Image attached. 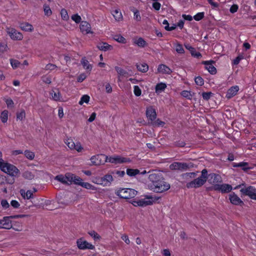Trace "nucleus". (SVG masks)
<instances>
[{
  "mask_svg": "<svg viewBox=\"0 0 256 256\" xmlns=\"http://www.w3.org/2000/svg\"><path fill=\"white\" fill-rule=\"evenodd\" d=\"M80 186L88 190H96V188L94 186L86 182H82Z\"/></svg>",
  "mask_w": 256,
  "mask_h": 256,
  "instance_id": "obj_40",
  "label": "nucleus"
},
{
  "mask_svg": "<svg viewBox=\"0 0 256 256\" xmlns=\"http://www.w3.org/2000/svg\"><path fill=\"white\" fill-rule=\"evenodd\" d=\"M134 94L136 96H140L142 91L138 86H134Z\"/></svg>",
  "mask_w": 256,
  "mask_h": 256,
  "instance_id": "obj_56",
  "label": "nucleus"
},
{
  "mask_svg": "<svg viewBox=\"0 0 256 256\" xmlns=\"http://www.w3.org/2000/svg\"><path fill=\"white\" fill-rule=\"evenodd\" d=\"M88 234L94 238V240H100V235L96 232L95 231H91L88 232Z\"/></svg>",
  "mask_w": 256,
  "mask_h": 256,
  "instance_id": "obj_48",
  "label": "nucleus"
},
{
  "mask_svg": "<svg viewBox=\"0 0 256 256\" xmlns=\"http://www.w3.org/2000/svg\"><path fill=\"white\" fill-rule=\"evenodd\" d=\"M56 68L57 66H56V65L52 64H48L46 65L45 68L46 70H52Z\"/></svg>",
  "mask_w": 256,
  "mask_h": 256,
  "instance_id": "obj_59",
  "label": "nucleus"
},
{
  "mask_svg": "<svg viewBox=\"0 0 256 256\" xmlns=\"http://www.w3.org/2000/svg\"><path fill=\"white\" fill-rule=\"evenodd\" d=\"M176 52L179 54H183L184 52V49L183 48L182 46L180 44H178L176 46Z\"/></svg>",
  "mask_w": 256,
  "mask_h": 256,
  "instance_id": "obj_58",
  "label": "nucleus"
},
{
  "mask_svg": "<svg viewBox=\"0 0 256 256\" xmlns=\"http://www.w3.org/2000/svg\"><path fill=\"white\" fill-rule=\"evenodd\" d=\"M229 200L230 202L234 205H242L244 204L243 201L234 192L230 194Z\"/></svg>",
  "mask_w": 256,
  "mask_h": 256,
  "instance_id": "obj_19",
  "label": "nucleus"
},
{
  "mask_svg": "<svg viewBox=\"0 0 256 256\" xmlns=\"http://www.w3.org/2000/svg\"><path fill=\"white\" fill-rule=\"evenodd\" d=\"M64 142L70 150H74L75 143L72 139L68 138L65 140Z\"/></svg>",
  "mask_w": 256,
  "mask_h": 256,
  "instance_id": "obj_39",
  "label": "nucleus"
},
{
  "mask_svg": "<svg viewBox=\"0 0 256 256\" xmlns=\"http://www.w3.org/2000/svg\"><path fill=\"white\" fill-rule=\"evenodd\" d=\"M23 176L26 179L32 180L34 178V175L32 173L29 171H26L23 174Z\"/></svg>",
  "mask_w": 256,
  "mask_h": 256,
  "instance_id": "obj_46",
  "label": "nucleus"
},
{
  "mask_svg": "<svg viewBox=\"0 0 256 256\" xmlns=\"http://www.w3.org/2000/svg\"><path fill=\"white\" fill-rule=\"evenodd\" d=\"M72 180H70V184L72 182H74V184L80 186L82 182V180L79 176H76L74 174H72Z\"/></svg>",
  "mask_w": 256,
  "mask_h": 256,
  "instance_id": "obj_32",
  "label": "nucleus"
},
{
  "mask_svg": "<svg viewBox=\"0 0 256 256\" xmlns=\"http://www.w3.org/2000/svg\"><path fill=\"white\" fill-rule=\"evenodd\" d=\"M72 19L76 24H78L81 22L82 18L78 14H74L72 16Z\"/></svg>",
  "mask_w": 256,
  "mask_h": 256,
  "instance_id": "obj_52",
  "label": "nucleus"
},
{
  "mask_svg": "<svg viewBox=\"0 0 256 256\" xmlns=\"http://www.w3.org/2000/svg\"><path fill=\"white\" fill-rule=\"evenodd\" d=\"M212 94V93L211 92H204L202 93V96L204 100H208L210 98Z\"/></svg>",
  "mask_w": 256,
  "mask_h": 256,
  "instance_id": "obj_53",
  "label": "nucleus"
},
{
  "mask_svg": "<svg viewBox=\"0 0 256 256\" xmlns=\"http://www.w3.org/2000/svg\"><path fill=\"white\" fill-rule=\"evenodd\" d=\"M151 188L156 192H162L170 189V184L162 178L154 184H152Z\"/></svg>",
  "mask_w": 256,
  "mask_h": 256,
  "instance_id": "obj_1",
  "label": "nucleus"
},
{
  "mask_svg": "<svg viewBox=\"0 0 256 256\" xmlns=\"http://www.w3.org/2000/svg\"><path fill=\"white\" fill-rule=\"evenodd\" d=\"M204 12H198L194 16V18L196 21H199L204 18Z\"/></svg>",
  "mask_w": 256,
  "mask_h": 256,
  "instance_id": "obj_50",
  "label": "nucleus"
},
{
  "mask_svg": "<svg viewBox=\"0 0 256 256\" xmlns=\"http://www.w3.org/2000/svg\"><path fill=\"white\" fill-rule=\"evenodd\" d=\"M81 63L84 68L88 71H90L92 69V66L90 64L88 61L85 58H82L81 60Z\"/></svg>",
  "mask_w": 256,
  "mask_h": 256,
  "instance_id": "obj_31",
  "label": "nucleus"
},
{
  "mask_svg": "<svg viewBox=\"0 0 256 256\" xmlns=\"http://www.w3.org/2000/svg\"><path fill=\"white\" fill-rule=\"evenodd\" d=\"M6 32L10 38L14 40H20L23 38L22 34L12 28H6Z\"/></svg>",
  "mask_w": 256,
  "mask_h": 256,
  "instance_id": "obj_7",
  "label": "nucleus"
},
{
  "mask_svg": "<svg viewBox=\"0 0 256 256\" xmlns=\"http://www.w3.org/2000/svg\"><path fill=\"white\" fill-rule=\"evenodd\" d=\"M60 14H61L62 18L64 20H66L68 19V12L66 10H64V9L62 10L61 12H60Z\"/></svg>",
  "mask_w": 256,
  "mask_h": 256,
  "instance_id": "obj_51",
  "label": "nucleus"
},
{
  "mask_svg": "<svg viewBox=\"0 0 256 256\" xmlns=\"http://www.w3.org/2000/svg\"><path fill=\"white\" fill-rule=\"evenodd\" d=\"M208 182L214 186L218 184V183H220L222 182V178L220 175L212 173L208 175Z\"/></svg>",
  "mask_w": 256,
  "mask_h": 256,
  "instance_id": "obj_16",
  "label": "nucleus"
},
{
  "mask_svg": "<svg viewBox=\"0 0 256 256\" xmlns=\"http://www.w3.org/2000/svg\"><path fill=\"white\" fill-rule=\"evenodd\" d=\"M105 162H108L114 164H122L130 162L129 158L123 157L118 155L112 156H106Z\"/></svg>",
  "mask_w": 256,
  "mask_h": 256,
  "instance_id": "obj_2",
  "label": "nucleus"
},
{
  "mask_svg": "<svg viewBox=\"0 0 256 256\" xmlns=\"http://www.w3.org/2000/svg\"><path fill=\"white\" fill-rule=\"evenodd\" d=\"M82 149L83 148L82 147L80 142H78L75 144L74 150H76L78 152H80Z\"/></svg>",
  "mask_w": 256,
  "mask_h": 256,
  "instance_id": "obj_60",
  "label": "nucleus"
},
{
  "mask_svg": "<svg viewBox=\"0 0 256 256\" xmlns=\"http://www.w3.org/2000/svg\"><path fill=\"white\" fill-rule=\"evenodd\" d=\"M10 204L14 208H18L20 206L19 202L16 200H12L10 202Z\"/></svg>",
  "mask_w": 256,
  "mask_h": 256,
  "instance_id": "obj_61",
  "label": "nucleus"
},
{
  "mask_svg": "<svg viewBox=\"0 0 256 256\" xmlns=\"http://www.w3.org/2000/svg\"><path fill=\"white\" fill-rule=\"evenodd\" d=\"M112 14L116 20H120L122 18L121 12L118 10H115L112 12Z\"/></svg>",
  "mask_w": 256,
  "mask_h": 256,
  "instance_id": "obj_35",
  "label": "nucleus"
},
{
  "mask_svg": "<svg viewBox=\"0 0 256 256\" xmlns=\"http://www.w3.org/2000/svg\"><path fill=\"white\" fill-rule=\"evenodd\" d=\"M76 244L78 248L80 250H94V245L82 238L78 239Z\"/></svg>",
  "mask_w": 256,
  "mask_h": 256,
  "instance_id": "obj_15",
  "label": "nucleus"
},
{
  "mask_svg": "<svg viewBox=\"0 0 256 256\" xmlns=\"http://www.w3.org/2000/svg\"><path fill=\"white\" fill-rule=\"evenodd\" d=\"M201 178H202L203 180H205L206 182L208 179V172L206 169H204L202 171V174L201 176L200 177Z\"/></svg>",
  "mask_w": 256,
  "mask_h": 256,
  "instance_id": "obj_54",
  "label": "nucleus"
},
{
  "mask_svg": "<svg viewBox=\"0 0 256 256\" xmlns=\"http://www.w3.org/2000/svg\"><path fill=\"white\" fill-rule=\"evenodd\" d=\"M239 90V87L238 86H232L229 88L226 92V97L228 98H230L236 96Z\"/></svg>",
  "mask_w": 256,
  "mask_h": 256,
  "instance_id": "obj_20",
  "label": "nucleus"
},
{
  "mask_svg": "<svg viewBox=\"0 0 256 256\" xmlns=\"http://www.w3.org/2000/svg\"><path fill=\"white\" fill-rule=\"evenodd\" d=\"M162 178L156 173H152L149 175L148 178L150 181L152 182V184H154L155 183L158 182Z\"/></svg>",
  "mask_w": 256,
  "mask_h": 256,
  "instance_id": "obj_27",
  "label": "nucleus"
},
{
  "mask_svg": "<svg viewBox=\"0 0 256 256\" xmlns=\"http://www.w3.org/2000/svg\"><path fill=\"white\" fill-rule=\"evenodd\" d=\"M24 215H16L10 216H4L2 219L0 220V229L10 230L12 228V223L11 218H24Z\"/></svg>",
  "mask_w": 256,
  "mask_h": 256,
  "instance_id": "obj_5",
  "label": "nucleus"
},
{
  "mask_svg": "<svg viewBox=\"0 0 256 256\" xmlns=\"http://www.w3.org/2000/svg\"><path fill=\"white\" fill-rule=\"evenodd\" d=\"M72 174L66 173L64 176L62 174L58 175L55 177V180L64 184H70V180H72Z\"/></svg>",
  "mask_w": 256,
  "mask_h": 256,
  "instance_id": "obj_11",
  "label": "nucleus"
},
{
  "mask_svg": "<svg viewBox=\"0 0 256 256\" xmlns=\"http://www.w3.org/2000/svg\"><path fill=\"white\" fill-rule=\"evenodd\" d=\"M195 82L198 86H202L204 84V80L200 76H197L195 78Z\"/></svg>",
  "mask_w": 256,
  "mask_h": 256,
  "instance_id": "obj_55",
  "label": "nucleus"
},
{
  "mask_svg": "<svg viewBox=\"0 0 256 256\" xmlns=\"http://www.w3.org/2000/svg\"><path fill=\"white\" fill-rule=\"evenodd\" d=\"M205 182V180H203L202 178L199 177L189 182H188L186 184V187L188 188H198L204 184Z\"/></svg>",
  "mask_w": 256,
  "mask_h": 256,
  "instance_id": "obj_14",
  "label": "nucleus"
},
{
  "mask_svg": "<svg viewBox=\"0 0 256 256\" xmlns=\"http://www.w3.org/2000/svg\"><path fill=\"white\" fill-rule=\"evenodd\" d=\"M80 28L81 32L84 34H93V32L91 30L90 24L86 21L81 22Z\"/></svg>",
  "mask_w": 256,
  "mask_h": 256,
  "instance_id": "obj_17",
  "label": "nucleus"
},
{
  "mask_svg": "<svg viewBox=\"0 0 256 256\" xmlns=\"http://www.w3.org/2000/svg\"><path fill=\"white\" fill-rule=\"evenodd\" d=\"M97 48L100 50L106 52L112 49V46L106 42H101L97 45Z\"/></svg>",
  "mask_w": 256,
  "mask_h": 256,
  "instance_id": "obj_25",
  "label": "nucleus"
},
{
  "mask_svg": "<svg viewBox=\"0 0 256 256\" xmlns=\"http://www.w3.org/2000/svg\"><path fill=\"white\" fill-rule=\"evenodd\" d=\"M115 70L120 76H126L128 74L126 70L118 66H116Z\"/></svg>",
  "mask_w": 256,
  "mask_h": 256,
  "instance_id": "obj_42",
  "label": "nucleus"
},
{
  "mask_svg": "<svg viewBox=\"0 0 256 256\" xmlns=\"http://www.w3.org/2000/svg\"><path fill=\"white\" fill-rule=\"evenodd\" d=\"M10 62L11 66L13 68H17L19 66L20 64V62L18 60H16L10 59Z\"/></svg>",
  "mask_w": 256,
  "mask_h": 256,
  "instance_id": "obj_49",
  "label": "nucleus"
},
{
  "mask_svg": "<svg viewBox=\"0 0 256 256\" xmlns=\"http://www.w3.org/2000/svg\"><path fill=\"white\" fill-rule=\"evenodd\" d=\"M180 94L183 97L190 100L193 96L194 93L190 91L183 90L181 92Z\"/></svg>",
  "mask_w": 256,
  "mask_h": 256,
  "instance_id": "obj_38",
  "label": "nucleus"
},
{
  "mask_svg": "<svg viewBox=\"0 0 256 256\" xmlns=\"http://www.w3.org/2000/svg\"><path fill=\"white\" fill-rule=\"evenodd\" d=\"M104 154H98L92 156L90 158V162H92L91 165L92 166H100V164H104L106 162L104 160H102V158H106Z\"/></svg>",
  "mask_w": 256,
  "mask_h": 256,
  "instance_id": "obj_12",
  "label": "nucleus"
},
{
  "mask_svg": "<svg viewBox=\"0 0 256 256\" xmlns=\"http://www.w3.org/2000/svg\"><path fill=\"white\" fill-rule=\"evenodd\" d=\"M26 118V112L23 109L16 112V120H22Z\"/></svg>",
  "mask_w": 256,
  "mask_h": 256,
  "instance_id": "obj_37",
  "label": "nucleus"
},
{
  "mask_svg": "<svg viewBox=\"0 0 256 256\" xmlns=\"http://www.w3.org/2000/svg\"><path fill=\"white\" fill-rule=\"evenodd\" d=\"M213 189L214 190L220 192L222 193H228L232 189L231 185L229 184H219L213 186Z\"/></svg>",
  "mask_w": 256,
  "mask_h": 256,
  "instance_id": "obj_9",
  "label": "nucleus"
},
{
  "mask_svg": "<svg viewBox=\"0 0 256 256\" xmlns=\"http://www.w3.org/2000/svg\"><path fill=\"white\" fill-rule=\"evenodd\" d=\"M240 192L242 194L248 196L250 198L256 200V188L254 186H249L242 188Z\"/></svg>",
  "mask_w": 256,
  "mask_h": 256,
  "instance_id": "obj_8",
  "label": "nucleus"
},
{
  "mask_svg": "<svg viewBox=\"0 0 256 256\" xmlns=\"http://www.w3.org/2000/svg\"><path fill=\"white\" fill-rule=\"evenodd\" d=\"M158 72L160 73L168 74H170L172 72V70L170 68L163 64L158 66Z\"/></svg>",
  "mask_w": 256,
  "mask_h": 256,
  "instance_id": "obj_21",
  "label": "nucleus"
},
{
  "mask_svg": "<svg viewBox=\"0 0 256 256\" xmlns=\"http://www.w3.org/2000/svg\"><path fill=\"white\" fill-rule=\"evenodd\" d=\"M152 7L155 10H158L161 7V4L157 2H154L152 4Z\"/></svg>",
  "mask_w": 256,
  "mask_h": 256,
  "instance_id": "obj_64",
  "label": "nucleus"
},
{
  "mask_svg": "<svg viewBox=\"0 0 256 256\" xmlns=\"http://www.w3.org/2000/svg\"><path fill=\"white\" fill-rule=\"evenodd\" d=\"M114 39L118 42L122 43V44H126V38L123 37L122 36L120 35H117L114 38Z\"/></svg>",
  "mask_w": 256,
  "mask_h": 256,
  "instance_id": "obj_43",
  "label": "nucleus"
},
{
  "mask_svg": "<svg viewBox=\"0 0 256 256\" xmlns=\"http://www.w3.org/2000/svg\"><path fill=\"white\" fill-rule=\"evenodd\" d=\"M134 43L138 46L142 48H144L146 45V42L142 38L136 39L134 40Z\"/></svg>",
  "mask_w": 256,
  "mask_h": 256,
  "instance_id": "obj_33",
  "label": "nucleus"
},
{
  "mask_svg": "<svg viewBox=\"0 0 256 256\" xmlns=\"http://www.w3.org/2000/svg\"><path fill=\"white\" fill-rule=\"evenodd\" d=\"M44 10L45 15L47 16H50L52 14V11L48 5H44Z\"/></svg>",
  "mask_w": 256,
  "mask_h": 256,
  "instance_id": "obj_45",
  "label": "nucleus"
},
{
  "mask_svg": "<svg viewBox=\"0 0 256 256\" xmlns=\"http://www.w3.org/2000/svg\"><path fill=\"white\" fill-rule=\"evenodd\" d=\"M232 165L234 167L241 168L244 171H246L250 169V168L248 167V163L246 162H242L239 163H233Z\"/></svg>",
  "mask_w": 256,
  "mask_h": 256,
  "instance_id": "obj_28",
  "label": "nucleus"
},
{
  "mask_svg": "<svg viewBox=\"0 0 256 256\" xmlns=\"http://www.w3.org/2000/svg\"><path fill=\"white\" fill-rule=\"evenodd\" d=\"M244 58L242 56L240 55L237 56L235 59L233 60V64L234 65H236L239 64L240 60Z\"/></svg>",
  "mask_w": 256,
  "mask_h": 256,
  "instance_id": "obj_63",
  "label": "nucleus"
},
{
  "mask_svg": "<svg viewBox=\"0 0 256 256\" xmlns=\"http://www.w3.org/2000/svg\"><path fill=\"white\" fill-rule=\"evenodd\" d=\"M202 63L205 65V68L211 74H216V70L211 62L208 61H204Z\"/></svg>",
  "mask_w": 256,
  "mask_h": 256,
  "instance_id": "obj_23",
  "label": "nucleus"
},
{
  "mask_svg": "<svg viewBox=\"0 0 256 256\" xmlns=\"http://www.w3.org/2000/svg\"><path fill=\"white\" fill-rule=\"evenodd\" d=\"M90 100V96L88 95H84L81 98L78 104L82 105L84 102L88 103Z\"/></svg>",
  "mask_w": 256,
  "mask_h": 256,
  "instance_id": "obj_47",
  "label": "nucleus"
},
{
  "mask_svg": "<svg viewBox=\"0 0 256 256\" xmlns=\"http://www.w3.org/2000/svg\"><path fill=\"white\" fill-rule=\"evenodd\" d=\"M20 27L22 30L26 32H32L34 30L32 26L26 22L21 23L20 25Z\"/></svg>",
  "mask_w": 256,
  "mask_h": 256,
  "instance_id": "obj_24",
  "label": "nucleus"
},
{
  "mask_svg": "<svg viewBox=\"0 0 256 256\" xmlns=\"http://www.w3.org/2000/svg\"><path fill=\"white\" fill-rule=\"evenodd\" d=\"M166 87V86L165 84L164 83H160L158 84L156 86V91L158 92V91L164 90Z\"/></svg>",
  "mask_w": 256,
  "mask_h": 256,
  "instance_id": "obj_44",
  "label": "nucleus"
},
{
  "mask_svg": "<svg viewBox=\"0 0 256 256\" xmlns=\"http://www.w3.org/2000/svg\"><path fill=\"white\" fill-rule=\"evenodd\" d=\"M196 176L195 172H186L181 175V178L184 180H189L190 178H194Z\"/></svg>",
  "mask_w": 256,
  "mask_h": 256,
  "instance_id": "obj_30",
  "label": "nucleus"
},
{
  "mask_svg": "<svg viewBox=\"0 0 256 256\" xmlns=\"http://www.w3.org/2000/svg\"><path fill=\"white\" fill-rule=\"evenodd\" d=\"M52 98L55 101H62V96L58 90H52L50 92Z\"/></svg>",
  "mask_w": 256,
  "mask_h": 256,
  "instance_id": "obj_22",
  "label": "nucleus"
},
{
  "mask_svg": "<svg viewBox=\"0 0 256 256\" xmlns=\"http://www.w3.org/2000/svg\"><path fill=\"white\" fill-rule=\"evenodd\" d=\"M126 172L130 176H134L138 174H139L140 173V171L138 169L128 168Z\"/></svg>",
  "mask_w": 256,
  "mask_h": 256,
  "instance_id": "obj_36",
  "label": "nucleus"
},
{
  "mask_svg": "<svg viewBox=\"0 0 256 256\" xmlns=\"http://www.w3.org/2000/svg\"><path fill=\"white\" fill-rule=\"evenodd\" d=\"M20 194L24 198L28 200L31 198L33 196V192L30 190H28L26 192L24 190L22 189L20 190Z\"/></svg>",
  "mask_w": 256,
  "mask_h": 256,
  "instance_id": "obj_26",
  "label": "nucleus"
},
{
  "mask_svg": "<svg viewBox=\"0 0 256 256\" xmlns=\"http://www.w3.org/2000/svg\"><path fill=\"white\" fill-rule=\"evenodd\" d=\"M136 66L138 70L142 72H146L148 70V66L146 63L137 64Z\"/></svg>",
  "mask_w": 256,
  "mask_h": 256,
  "instance_id": "obj_29",
  "label": "nucleus"
},
{
  "mask_svg": "<svg viewBox=\"0 0 256 256\" xmlns=\"http://www.w3.org/2000/svg\"><path fill=\"white\" fill-rule=\"evenodd\" d=\"M194 166V164L192 163L174 162L170 164V168L172 170H180L181 171L186 170Z\"/></svg>",
  "mask_w": 256,
  "mask_h": 256,
  "instance_id": "obj_6",
  "label": "nucleus"
},
{
  "mask_svg": "<svg viewBox=\"0 0 256 256\" xmlns=\"http://www.w3.org/2000/svg\"><path fill=\"white\" fill-rule=\"evenodd\" d=\"M8 112L7 110H4L2 111L0 116V118L3 123L7 122L8 120Z\"/></svg>",
  "mask_w": 256,
  "mask_h": 256,
  "instance_id": "obj_34",
  "label": "nucleus"
},
{
  "mask_svg": "<svg viewBox=\"0 0 256 256\" xmlns=\"http://www.w3.org/2000/svg\"><path fill=\"white\" fill-rule=\"evenodd\" d=\"M131 203L135 206H146L152 204V200L148 196H147L137 200H132Z\"/></svg>",
  "mask_w": 256,
  "mask_h": 256,
  "instance_id": "obj_10",
  "label": "nucleus"
},
{
  "mask_svg": "<svg viewBox=\"0 0 256 256\" xmlns=\"http://www.w3.org/2000/svg\"><path fill=\"white\" fill-rule=\"evenodd\" d=\"M112 181L113 178L112 176L108 174L101 178L100 180H98V182L93 181V182L98 184L102 185L103 186H109Z\"/></svg>",
  "mask_w": 256,
  "mask_h": 256,
  "instance_id": "obj_13",
  "label": "nucleus"
},
{
  "mask_svg": "<svg viewBox=\"0 0 256 256\" xmlns=\"http://www.w3.org/2000/svg\"><path fill=\"white\" fill-rule=\"evenodd\" d=\"M5 102L8 108H12L14 106V103L11 98L6 99Z\"/></svg>",
  "mask_w": 256,
  "mask_h": 256,
  "instance_id": "obj_62",
  "label": "nucleus"
},
{
  "mask_svg": "<svg viewBox=\"0 0 256 256\" xmlns=\"http://www.w3.org/2000/svg\"><path fill=\"white\" fill-rule=\"evenodd\" d=\"M0 204L4 209H6L10 206V204L6 200H2L0 202Z\"/></svg>",
  "mask_w": 256,
  "mask_h": 256,
  "instance_id": "obj_57",
  "label": "nucleus"
},
{
  "mask_svg": "<svg viewBox=\"0 0 256 256\" xmlns=\"http://www.w3.org/2000/svg\"><path fill=\"white\" fill-rule=\"evenodd\" d=\"M137 192V191L132 188H121L118 190L116 194L122 198L130 199L134 198Z\"/></svg>",
  "mask_w": 256,
  "mask_h": 256,
  "instance_id": "obj_4",
  "label": "nucleus"
},
{
  "mask_svg": "<svg viewBox=\"0 0 256 256\" xmlns=\"http://www.w3.org/2000/svg\"><path fill=\"white\" fill-rule=\"evenodd\" d=\"M147 118L152 122L154 121L156 117V114L155 109L152 106L147 108L146 110Z\"/></svg>",
  "mask_w": 256,
  "mask_h": 256,
  "instance_id": "obj_18",
  "label": "nucleus"
},
{
  "mask_svg": "<svg viewBox=\"0 0 256 256\" xmlns=\"http://www.w3.org/2000/svg\"><path fill=\"white\" fill-rule=\"evenodd\" d=\"M0 168L2 171L12 176H16L19 172L15 166L6 162L5 163L4 161L0 164Z\"/></svg>",
  "mask_w": 256,
  "mask_h": 256,
  "instance_id": "obj_3",
  "label": "nucleus"
},
{
  "mask_svg": "<svg viewBox=\"0 0 256 256\" xmlns=\"http://www.w3.org/2000/svg\"><path fill=\"white\" fill-rule=\"evenodd\" d=\"M24 154L25 156L30 160H32L34 158V153L30 150H25L24 152Z\"/></svg>",
  "mask_w": 256,
  "mask_h": 256,
  "instance_id": "obj_41",
  "label": "nucleus"
}]
</instances>
